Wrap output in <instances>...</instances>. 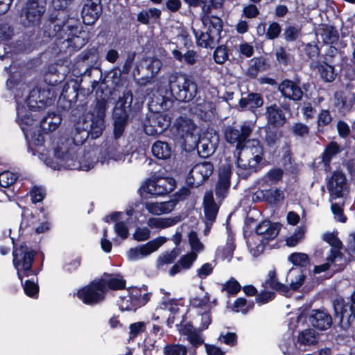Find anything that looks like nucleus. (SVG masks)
Instances as JSON below:
<instances>
[{
  "label": "nucleus",
  "mask_w": 355,
  "mask_h": 355,
  "mask_svg": "<svg viewBox=\"0 0 355 355\" xmlns=\"http://www.w3.org/2000/svg\"><path fill=\"white\" fill-rule=\"evenodd\" d=\"M232 175V166L225 164L219 168L218 180L215 187V193L218 199L223 200L227 196Z\"/></svg>",
  "instance_id": "nucleus-17"
},
{
  "label": "nucleus",
  "mask_w": 355,
  "mask_h": 355,
  "mask_svg": "<svg viewBox=\"0 0 355 355\" xmlns=\"http://www.w3.org/2000/svg\"><path fill=\"white\" fill-rule=\"evenodd\" d=\"M288 261L294 266L306 268L310 264L309 256L302 252H293L288 257Z\"/></svg>",
  "instance_id": "nucleus-52"
},
{
  "label": "nucleus",
  "mask_w": 355,
  "mask_h": 355,
  "mask_svg": "<svg viewBox=\"0 0 355 355\" xmlns=\"http://www.w3.org/2000/svg\"><path fill=\"white\" fill-rule=\"evenodd\" d=\"M133 94L132 91L126 90L121 97L116 102L113 110L114 137L116 139L120 138L128 123L130 114L132 111Z\"/></svg>",
  "instance_id": "nucleus-4"
},
{
  "label": "nucleus",
  "mask_w": 355,
  "mask_h": 355,
  "mask_svg": "<svg viewBox=\"0 0 355 355\" xmlns=\"http://www.w3.org/2000/svg\"><path fill=\"white\" fill-rule=\"evenodd\" d=\"M207 180L202 175H200V173L193 168L187 178L186 182L190 188H198L202 185Z\"/></svg>",
  "instance_id": "nucleus-51"
},
{
  "label": "nucleus",
  "mask_w": 355,
  "mask_h": 355,
  "mask_svg": "<svg viewBox=\"0 0 355 355\" xmlns=\"http://www.w3.org/2000/svg\"><path fill=\"white\" fill-rule=\"evenodd\" d=\"M40 98V87H34L30 91L28 97L26 99V103L31 111L39 112V101Z\"/></svg>",
  "instance_id": "nucleus-54"
},
{
  "label": "nucleus",
  "mask_w": 355,
  "mask_h": 355,
  "mask_svg": "<svg viewBox=\"0 0 355 355\" xmlns=\"http://www.w3.org/2000/svg\"><path fill=\"white\" fill-rule=\"evenodd\" d=\"M17 180V176L15 173L9 171H3L0 173V187L8 188L15 184Z\"/></svg>",
  "instance_id": "nucleus-58"
},
{
  "label": "nucleus",
  "mask_w": 355,
  "mask_h": 355,
  "mask_svg": "<svg viewBox=\"0 0 355 355\" xmlns=\"http://www.w3.org/2000/svg\"><path fill=\"white\" fill-rule=\"evenodd\" d=\"M334 105L340 112H349L353 105L352 101H348L343 92H336L334 94Z\"/></svg>",
  "instance_id": "nucleus-44"
},
{
  "label": "nucleus",
  "mask_w": 355,
  "mask_h": 355,
  "mask_svg": "<svg viewBox=\"0 0 355 355\" xmlns=\"http://www.w3.org/2000/svg\"><path fill=\"white\" fill-rule=\"evenodd\" d=\"M261 286L265 288H269L286 297L290 296V288L288 285L279 282L275 269L268 272L267 279Z\"/></svg>",
  "instance_id": "nucleus-24"
},
{
  "label": "nucleus",
  "mask_w": 355,
  "mask_h": 355,
  "mask_svg": "<svg viewBox=\"0 0 355 355\" xmlns=\"http://www.w3.org/2000/svg\"><path fill=\"white\" fill-rule=\"evenodd\" d=\"M175 187V181L172 178H156L148 179L144 185L142 186L141 196L144 193L150 197L161 196L171 192Z\"/></svg>",
  "instance_id": "nucleus-10"
},
{
  "label": "nucleus",
  "mask_w": 355,
  "mask_h": 355,
  "mask_svg": "<svg viewBox=\"0 0 355 355\" xmlns=\"http://www.w3.org/2000/svg\"><path fill=\"white\" fill-rule=\"evenodd\" d=\"M343 150V147L336 141H331L325 146L321 154L322 162L324 164L325 170L330 168L331 160L334 157Z\"/></svg>",
  "instance_id": "nucleus-28"
},
{
  "label": "nucleus",
  "mask_w": 355,
  "mask_h": 355,
  "mask_svg": "<svg viewBox=\"0 0 355 355\" xmlns=\"http://www.w3.org/2000/svg\"><path fill=\"white\" fill-rule=\"evenodd\" d=\"M168 85L172 96L180 102H190L198 92L196 83L184 73H171L168 77Z\"/></svg>",
  "instance_id": "nucleus-3"
},
{
  "label": "nucleus",
  "mask_w": 355,
  "mask_h": 355,
  "mask_svg": "<svg viewBox=\"0 0 355 355\" xmlns=\"http://www.w3.org/2000/svg\"><path fill=\"white\" fill-rule=\"evenodd\" d=\"M89 137L86 129L83 128L81 130L80 128L76 127L72 137L73 142L77 146H81Z\"/></svg>",
  "instance_id": "nucleus-62"
},
{
  "label": "nucleus",
  "mask_w": 355,
  "mask_h": 355,
  "mask_svg": "<svg viewBox=\"0 0 355 355\" xmlns=\"http://www.w3.org/2000/svg\"><path fill=\"white\" fill-rule=\"evenodd\" d=\"M197 171H198L200 175H202L207 180L212 175L214 171V165L210 162H203L199 164H197L193 167Z\"/></svg>",
  "instance_id": "nucleus-60"
},
{
  "label": "nucleus",
  "mask_w": 355,
  "mask_h": 355,
  "mask_svg": "<svg viewBox=\"0 0 355 355\" xmlns=\"http://www.w3.org/2000/svg\"><path fill=\"white\" fill-rule=\"evenodd\" d=\"M44 33L55 37L57 42L64 44L71 51H76L88 42L87 33L77 21L69 17L67 7L54 8L44 25Z\"/></svg>",
  "instance_id": "nucleus-1"
},
{
  "label": "nucleus",
  "mask_w": 355,
  "mask_h": 355,
  "mask_svg": "<svg viewBox=\"0 0 355 355\" xmlns=\"http://www.w3.org/2000/svg\"><path fill=\"white\" fill-rule=\"evenodd\" d=\"M186 347L181 345H167L164 347L165 355H187Z\"/></svg>",
  "instance_id": "nucleus-64"
},
{
  "label": "nucleus",
  "mask_w": 355,
  "mask_h": 355,
  "mask_svg": "<svg viewBox=\"0 0 355 355\" xmlns=\"http://www.w3.org/2000/svg\"><path fill=\"white\" fill-rule=\"evenodd\" d=\"M25 294L32 298H37L39 293V286L37 281L31 279H26L24 283L21 282Z\"/></svg>",
  "instance_id": "nucleus-55"
},
{
  "label": "nucleus",
  "mask_w": 355,
  "mask_h": 355,
  "mask_svg": "<svg viewBox=\"0 0 355 355\" xmlns=\"http://www.w3.org/2000/svg\"><path fill=\"white\" fill-rule=\"evenodd\" d=\"M78 91L76 87L70 88L67 83L63 86L60 96L58 100V107L64 111H68L73 107L84 106L87 102L77 103Z\"/></svg>",
  "instance_id": "nucleus-18"
},
{
  "label": "nucleus",
  "mask_w": 355,
  "mask_h": 355,
  "mask_svg": "<svg viewBox=\"0 0 355 355\" xmlns=\"http://www.w3.org/2000/svg\"><path fill=\"white\" fill-rule=\"evenodd\" d=\"M247 143L249 144V150L252 157L265 159L263 145L259 139H249Z\"/></svg>",
  "instance_id": "nucleus-53"
},
{
  "label": "nucleus",
  "mask_w": 355,
  "mask_h": 355,
  "mask_svg": "<svg viewBox=\"0 0 355 355\" xmlns=\"http://www.w3.org/2000/svg\"><path fill=\"white\" fill-rule=\"evenodd\" d=\"M230 53V50L226 45H218L213 53L214 60L218 64H223L228 60Z\"/></svg>",
  "instance_id": "nucleus-48"
},
{
  "label": "nucleus",
  "mask_w": 355,
  "mask_h": 355,
  "mask_svg": "<svg viewBox=\"0 0 355 355\" xmlns=\"http://www.w3.org/2000/svg\"><path fill=\"white\" fill-rule=\"evenodd\" d=\"M332 304L335 322L343 329L350 327L352 320L354 318L350 310L349 302H346L343 297H338L333 300Z\"/></svg>",
  "instance_id": "nucleus-11"
},
{
  "label": "nucleus",
  "mask_w": 355,
  "mask_h": 355,
  "mask_svg": "<svg viewBox=\"0 0 355 355\" xmlns=\"http://www.w3.org/2000/svg\"><path fill=\"white\" fill-rule=\"evenodd\" d=\"M219 143V135L216 131H207L202 137H200L197 145L198 153L200 157L207 158L215 151Z\"/></svg>",
  "instance_id": "nucleus-19"
},
{
  "label": "nucleus",
  "mask_w": 355,
  "mask_h": 355,
  "mask_svg": "<svg viewBox=\"0 0 355 355\" xmlns=\"http://www.w3.org/2000/svg\"><path fill=\"white\" fill-rule=\"evenodd\" d=\"M250 61L252 64H250L245 73L250 79H256L259 71H266L270 67L267 59L263 56L254 57Z\"/></svg>",
  "instance_id": "nucleus-30"
},
{
  "label": "nucleus",
  "mask_w": 355,
  "mask_h": 355,
  "mask_svg": "<svg viewBox=\"0 0 355 355\" xmlns=\"http://www.w3.org/2000/svg\"><path fill=\"white\" fill-rule=\"evenodd\" d=\"M309 127L302 122L293 123L291 128V132L295 137L305 138L309 136Z\"/></svg>",
  "instance_id": "nucleus-57"
},
{
  "label": "nucleus",
  "mask_w": 355,
  "mask_h": 355,
  "mask_svg": "<svg viewBox=\"0 0 355 355\" xmlns=\"http://www.w3.org/2000/svg\"><path fill=\"white\" fill-rule=\"evenodd\" d=\"M333 118L329 110L322 109L317 117V133L323 135L324 133V127L331 124Z\"/></svg>",
  "instance_id": "nucleus-43"
},
{
  "label": "nucleus",
  "mask_w": 355,
  "mask_h": 355,
  "mask_svg": "<svg viewBox=\"0 0 355 355\" xmlns=\"http://www.w3.org/2000/svg\"><path fill=\"white\" fill-rule=\"evenodd\" d=\"M193 33L195 35L196 44L198 46L206 48V49H214L218 40V38L215 37L211 33L207 30L205 31L196 30L192 28Z\"/></svg>",
  "instance_id": "nucleus-29"
},
{
  "label": "nucleus",
  "mask_w": 355,
  "mask_h": 355,
  "mask_svg": "<svg viewBox=\"0 0 355 355\" xmlns=\"http://www.w3.org/2000/svg\"><path fill=\"white\" fill-rule=\"evenodd\" d=\"M173 58L180 62H184L188 65H193L197 62L198 55L193 50H188L184 54L180 51L174 49L172 51Z\"/></svg>",
  "instance_id": "nucleus-40"
},
{
  "label": "nucleus",
  "mask_w": 355,
  "mask_h": 355,
  "mask_svg": "<svg viewBox=\"0 0 355 355\" xmlns=\"http://www.w3.org/2000/svg\"><path fill=\"white\" fill-rule=\"evenodd\" d=\"M151 152L156 158L166 160L172 155V146L166 141L157 140L153 144Z\"/></svg>",
  "instance_id": "nucleus-32"
},
{
  "label": "nucleus",
  "mask_w": 355,
  "mask_h": 355,
  "mask_svg": "<svg viewBox=\"0 0 355 355\" xmlns=\"http://www.w3.org/2000/svg\"><path fill=\"white\" fill-rule=\"evenodd\" d=\"M235 249L236 244L234 242V238L233 236H228L225 246L218 251V256L222 260H227L230 262L233 258Z\"/></svg>",
  "instance_id": "nucleus-38"
},
{
  "label": "nucleus",
  "mask_w": 355,
  "mask_h": 355,
  "mask_svg": "<svg viewBox=\"0 0 355 355\" xmlns=\"http://www.w3.org/2000/svg\"><path fill=\"white\" fill-rule=\"evenodd\" d=\"M276 60L284 67L291 65L294 60L293 56L288 53L283 46H279L275 52Z\"/></svg>",
  "instance_id": "nucleus-49"
},
{
  "label": "nucleus",
  "mask_w": 355,
  "mask_h": 355,
  "mask_svg": "<svg viewBox=\"0 0 355 355\" xmlns=\"http://www.w3.org/2000/svg\"><path fill=\"white\" fill-rule=\"evenodd\" d=\"M123 72L121 71V69L119 67H114L106 76V78H107V81H110V85L114 89H118L123 86L125 78L122 76Z\"/></svg>",
  "instance_id": "nucleus-37"
},
{
  "label": "nucleus",
  "mask_w": 355,
  "mask_h": 355,
  "mask_svg": "<svg viewBox=\"0 0 355 355\" xmlns=\"http://www.w3.org/2000/svg\"><path fill=\"white\" fill-rule=\"evenodd\" d=\"M302 28L299 25H288L284 30L283 37L287 42L296 41L301 36Z\"/></svg>",
  "instance_id": "nucleus-47"
},
{
  "label": "nucleus",
  "mask_w": 355,
  "mask_h": 355,
  "mask_svg": "<svg viewBox=\"0 0 355 355\" xmlns=\"http://www.w3.org/2000/svg\"><path fill=\"white\" fill-rule=\"evenodd\" d=\"M166 241V237L158 236L156 239L147 242L146 244L139 246L141 257H146L150 254L153 252L158 250V248L161 247Z\"/></svg>",
  "instance_id": "nucleus-34"
},
{
  "label": "nucleus",
  "mask_w": 355,
  "mask_h": 355,
  "mask_svg": "<svg viewBox=\"0 0 355 355\" xmlns=\"http://www.w3.org/2000/svg\"><path fill=\"white\" fill-rule=\"evenodd\" d=\"M254 308L253 300L248 301L245 297H238L233 304V310L235 312H241L243 314H247L250 311Z\"/></svg>",
  "instance_id": "nucleus-45"
},
{
  "label": "nucleus",
  "mask_w": 355,
  "mask_h": 355,
  "mask_svg": "<svg viewBox=\"0 0 355 355\" xmlns=\"http://www.w3.org/2000/svg\"><path fill=\"white\" fill-rule=\"evenodd\" d=\"M346 177L342 171H335L333 172L327 183V189L333 199L343 197V191L346 187Z\"/></svg>",
  "instance_id": "nucleus-21"
},
{
  "label": "nucleus",
  "mask_w": 355,
  "mask_h": 355,
  "mask_svg": "<svg viewBox=\"0 0 355 355\" xmlns=\"http://www.w3.org/2000/svg\"><path fill=\"white\" fill-rule=\"evenodd\" d=\"M254 125L245 121L240 130L235 127L228 125L224 131V137L226 141L230 144H236L237 149H243L253 131Z\"/></svg>",
  "instance_id": "nucleus-9"
},
{
  "label": "nucleus",
  "mask_w": 355,
  "mask_h": 355,
  "mask_svg": "<svg viewBox=\"0 0 355 355\" xmlns=\"http://www.w3.org/2000/svg\"><path fill=\"white\" fill-rule=\"evenodd\" d=\"M311 67L317 69L320 78L324 83L333 82L337 76L334 66L328 64L325 60L311 62Z\"/></svg>",
  "instance_id": "nucleus-25"
},
{
  "label": "nucleus",
  "mask_w": 355,
  "mask_h": 355,
  "mask_svg": "<svg viewBox=\"0 0 355 355\" xmlns=\"http://www.w3.org/2000/svg\"><path fill=\"white\" fill-rule=\"evenodd\" d=\"M45 83L49 86H56L63 82L64 76L63 74L58 73L56 70L51 71L49 70L44 76Z\"/></svg>",
  "instance_id": "nucleus-56"
},
{
  "label": "nucleus",
  "mask_w": 355,
  "mask_h": 355,
  "mask_svg": "<svg viewBox=\"0 0 355 355\" xmlns=\"http://www.w3.org/2000/svg\"><path fill=\"white\" fill-rule=\"evenodd\" d=\"M62 122L61 116L55 112H49L44 116L40 121V128L45 132L49 133L55 131Z\"/></svg>",
  "instance_id": "nucleus-27"
},
{
  "label": "nucleus",
  "mask_w": 355,
  "mask_h": 355,
  "mask_svg": "<svg viewBox=\"0 0 355 355\" xmlns=\"http://www.w3.org/2000/svg\"><path fill=\"white\" fill-rule=\"evenodd\" d=\"M171 120L169 115L164 112H152L146 116L144 132L150 136L159 135L170 127Z\"/></svg>",
  "instance_id": "nucleus-8"
},
{
  "label": "nucleus",
  "mask_w": 355,
  "mask_h": 355,
  "mask_svg": "<svg viewBox=\"0 0 355 355\" xmlns=\"http://www.w3.org/2000/svg\"><path fill=\"white\" fill-rule=\"evenodd\" d=\"M36 254L37 251L28 246L26 242H22L19 245H14L12 263L21 282L24 277L31 276V272H33V264Z\"/></svg>",
  "instance_id": "nucleus-5"
},
{
  "label": "nucleus",
  "mask_w": 355,
  "mask_h": 355,
  "mask_svg": "<svg viewBox=\"0 0 355 355\" xmlns=\"http://www.w3.org/2000/svg\"><path fill=\"white\" fill-rule=\"evenodd\" d=\"M98 279L103 283L105 288V294L108 290L118 291L125 288L126 280L119 273L104 272L102 277Z\"/></svg>",
  "instance_id": "nucleus-22"
},
{
  "label": "nucleus",
  "mask_w": 355,
  "mask_h": 355,
  "mask_svg": "<svg viewBox=\"0 0 355 355\" xmlns=\"http://www.w3.org/2000/svg\"><path fill=\"white\" fill-rule=\"evenodd\" d=\"M98 162L96 153L88 150L85 152L80 162V168L84 171H89L94 168Z\"/></svg>",
  "instance_id": "nucleus-50"
},
{
  "label": "nucleus",
  "mask_w": 355,
  "mask_h": 355,
  "mask_svg": "<svg viewBox=\"0 0 355 355\" xmlns=\"http://www.w3.org/2000/svg\"><path fill=\"white\" fill-rule=\"evenodd\" d=\"M264 104L263 97L257 92H248L245 97H241L239 105L243 110H250L252 112L257 111Z\"/></svg>",
  "instance_id": "nucleus-23"
},
{
  "label": "nucleus",
  "mask_w": 355,
  "mask_h": 355,
  "mask_svg": "<svg viewBox=\"0 0 355 355\" xmlns=\"http://www.w3.org/2000/svg\"><path fill=\"white\" fill-rule=\"evenodd\" d=\"M208 13H205L202 17V22L205 27H207V30L220 40L223 27V20L216 15H209Z\"/></svg>",
  "instance_id": "nucleus-26"
},
{
  "label": "nucleus",
  "mask_w": 355,
  "mask_h": 355,
  "mask_svg": "<svg viewBox=\"0 0 355 355\" xmlns=\"http://www.w3.org/2000/svg\"><path fill=\"white\" fill-rule=\"evenodd\" d=\"M300 83V78L298 77L293 80L285 78L278 85L277 90L284 98L299 101L304 96Z\"/></svg>",
  "instance_id": "nucleus-14"
},
{
  "label": "nucleus",
  "mask_w": 355,
  "mask_h": 355,
  "mask_svg": "<svg viewBox=\"0 0 355 355\" xmlns=\"http://www.w3.org/2000/svg\"><path fill=\"white\" fill-rule=\"evenodd\" d=\"M105 127V119L92 116L90 128L89 130H87V132L92 139H96L103 134Z\"/></svg>",
  "instance_id": "nucleus-42"
},
{
  "label": "nucleus",
  "mask_w": 355,
  "mask_h": 355,
  "mask_svg": "<svg viewBox=\"0 0 355 355\" xmlns=\"http://www.w3.org/2000/svg\"><path fill=\"white\" fill-rule=\"evenodd\" d=\"M101 280L95 279L88 284L79 288L76 295L82 302L88 306H95L103 302L106 297L105 288Z\"/></svg>",
  "instance_id": "nucleus-7"
},
{
  "label": "nucleus",
  "mask_w": 355,
  "mask_h": 355,
  "mask_svg": "<svg viewBox=\"0 0 355 355\" xmlns=\"http://www.w3.org/2000/svg\"><path fill=\"white\" fill-rule=\"evenodd\" d=\"M279 230V223H271L269 220H265L259 223L255 228V232L257 235L262 236V238L260 239L261 244L257 245L254 251V256L263 252V245L277 236Z\"/></svg>",
  "instance_id": "nucleus-12"
},
{
  "label": "nucleus",
  "mask_w": 355,
  "mask_h": 355,
  "mask_svg": "<svg viewBox=\"0 0 355 355\" xmlns=\"http://www.w3.org/2000/svg\"><path fill=\"white\" fill-rule=\"evenodd\" d=\"M320 34L324 44H336L339 40L338 31L334 26H327L322 28Z\"/></svg>",
  "instance_id": "nucleus-39"
},
{
  "label": "nucleus",
  "mask_w": 355,
  "mask_h": 355,
  "mask_svg": "<svg viewBox=\"0 0 355 355\" xmlns=\"http://www.w3.org/2000/svg\"><path fill=\"white\" fill-rule=\"evenodd\" d=\"M318 337L313 329H306L301 331L297 337V341L300 345H312L318 343Z\"/></svg>",
  "instance_id": "nucleus-41"
},
{
  "label": "nucleus",
  "mask_w": 355,
  "mask_h": 355,
  "mask_svg": "<svg viewBox=\"0 0 355 355\" xmlns=\"http://www.w3.org/2000/svg\"><path fill=\"white\" fill-rule=\"evenodd\" d=\"M241 288L240 283L235 278L230 277L222 284L221 291H225L229 297H234L241 291Z\"/></svg>",
  "instance_id": "nucleus-46"
},
{
  "label": "nucleus",
  "mask_w": 355,
  "mask_h": 355,
  "mask_svg": "<svg viewBox=\"0 0 355 355\" xmlns=\"http://www.w3.org/2000/svg\"><path fill=\"white\" fill-rule=\"evenodd\" d=\"M96 101L94 107L92 116L105 119L106 110L107 109L108 96L103 94L102 89L98 88L96 92Z\"/></svg>",
  "instance_id": "nucleus-31"
},
{
  "label": "nucleus",
  "mask_w": 355,
  "mask_h": 355,
  "mask_svg": "<svg viewBox=\"0 0 355 355\" xmlns=\"http://www.w3.org/2000/svg\"><path fill=\"white\" fill-rule=\"evenodd\" d=\"M306 57L313 62L318 61L317 59L320 53V49L316 44L307 43L304 49Z\"/></svg>",
  "instance_id": "nucleus-61"
},
{
  "label": "nucleus",
  "mask_w": 355,
  "mask_h": 355,
  "mask_svg": "<svg viewBox=\"0 0 355 355\" xmlns=\"http://www.w3.org/2000/svg\"><path fill=\"white\" fill-rule=\"evenodd\" d=\"M266 165V159L252 157L248 159V164H241L239 159L237 162V173L243 180H247L252 173L260 171Z\"/></svg>",
  "instance_id": "nucleus-20"
},
{
  "label": "nucleus",
  "mask_w": 355,
  "mask_h": 355,
  "mask_svg": "<svg viewBox=\"0 0 355 355\" xmlns=\"http://www.w3.org/2000/svg\"><path fill=\"white\" fill-rule=\"evenodd\" d=\"M193 130L194 125L191 120L180 116L175 119L174 124L170 129V132L175 140L185 144L189 137H193Z\"/></svg>",
  "instance_id": "nucleus-13"
},
{
  "label": "nucleus",
  "mask_w": 355,
  "mask_h": 355,
  "mask_svg": "<svg viewBox=\"0 0 355 355\" xmlns=\"http://www.w3.org/2000/svg\"><path fill=\"white\" fill-rule=\"evenodd\" d=\"M55 97V92L51 89H42L40 87L39 112L53 104Z\"/></svg>",
  "instance_id": "nucleus-35"
},
{
  "label": "nucleus",
  "mask_w": 355,
  "mask_h": 355,
  "mask_svg": "<svg viewBox=\"0 0 355 355\" xmlns=\"http://www.w3.org/2000/svg\"><path fill=\"white\" fill-rule=\"evenodd\" d=\"M282 31L281 25L277 21H273L268 25L266 37L269 40H274L280 36Z\"/></svg>",
  "instance_id": "nucleus-59"
},
{
  "label": "nucleus",
  "mask_w": 355,
  "mask_h": 355,
  "mask_svg": "<svg viewBox=\"0 0 355 355\" xmlns=\"http://www.w3.org/2000/svg\"><path fill=\"white\" fill-rule=\"evenodd\" d=\"M180 254V249L174 248L171 250H168L161 254L157 259V267L160 268L164 265L174 263L175 259Z\"/></svg>",
  "instance_id": "nucleus-36"
},
{
  "label": "nucleus",
  "mask_w": 355,
  "mask_h": 355,
  "mask_svg": "<svg viewBox=\"0 0 355 355\" xmlns=\"http://www.w3.org/2000/svg\"><path fill=\"white\" fill-rule=\"evenodd\" d=\"M308 320L313 329L326 331L333 324V316L326 309H315L310 311Z\"/></svg>",
  "instance_id": "nucleus-16"
},
{
  "label": "nucleus",
  "mask_w": 355,
  "mask_h": 355,
  "mask_svg": "<svg viewBox=\"0 0 355 355\" xmlns=\"http://www.w3.org/2000/svg\"><path fill=\"white\" fill-rule=\"evenodd\" d=\"M47 0H27L20 11V21L24 27L40 26L46 12Z\"/></svg>",
  "instance_id": "nucleus-6"
},
{
  "label": "nucleus",
  "mask_w": 355,
  "mask_h": 355,
  "mask_svg": "<svg viewBox=\"0 0 355 355\" xmlns=\"http://www.w3.org/2000/svg\"><path fill=\"white\" fill-rule=\"evenodd\" d=\"M259 194L263 200L270 205H277L284 199V191L278 188L261 190Z\"/></svg>",
  "instance_id": "nucleus-33"
},
{
  "label": "nucleus",
  "mask_w": 355,
  "mask_h": 355,
  "mask_svg": "<svg viewBox=\"0 0 355 355\" xmlns=\"http://www.w3.org/2000/svg\"><path fill=\"white\" fill-rule=\"evenodd\" d=\"M102 12V0H83L81 16L85 25H94L98 20Z\"/></svg>",
  "instance_id": "nucleus-15"
},
{
  "label": "nucleus",
  "mask_w": 355,
  "mask_h": 355,
  "mask_svg": "<svg viewBox=\"0 0 355 355\" xmlns=\"http://www.w3.org/2000/svg\"><path fill=\"white\" fill-rule=\"evenodd\" d=\"M275 296L274 291L263 290L259 293H257L255 302L259 305L265 304L273 300Z\"/></svg>",
  "instance_id": "nucleus-63"
},
{
  "label": "nucleus",
  "mask_w": 355,
  "mask_h": 355,
  "mask_svg": "<svg viewBox=\"0 0 355 355\" xmlns=\"http://www.w3.org/2000/svg\"><path fill=\"white\" fill-rule=\"evenodd\" d=\"M286 112H291L289 103L278 105L276 103L266 106L265 119L266 124L263 127L265 137L263 141L268 148H274L284 137L281 130L288 122Z\"/></svg>",
  "instance_id": "nucleus-2"
}]
</instances>
